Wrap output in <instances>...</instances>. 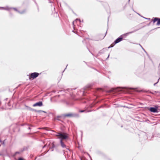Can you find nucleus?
Returning <instances> with one entry per match:
<instances>
[{
    "instance_id": "39448f33",
    "label": "nucleus",
    "mask_w": 160,
    "mask_h": 160,
    "mask_svg": "<svg viewBox=\"0 0 160 160\" xmlns=\"http://www.w3.org/2000/svg\"><path fill=\"white\" fill-rule=\"evenodd\" d=\"M139 29H137L136 30H135L133 31H132L131 32H129L127 33H126L124 34L121 35L120 36V37L122 38V39L123 40V39H124V38H126L128 36L129 34L133 33L136 32V31H137V30H138Z\"/></svg>"
},
{
    "instance_id": "412c9836",
    "label": "nucleus",
    "mask_w": 160,
    "mask_h": 160,
    "mask_svg": "<svg viewBox=\"0 0 160 160\" xmlns=\"http://www.w3.org/2000/svg\"><path fill=\"white\" fill-rule=\"evenodd\" d=\"M5 140H4L3 141V142H2V144L4 146V145H5Z\"/></svg>"
},
{
    "instance_id": "aec40b11",
    "label": "nucleus",
    "mask_w": 160,
    "mask_h": 160,
    "mask_svg": "<svg viewBox=\"0 0 160 160\" xmlns=\"http://www.w3.org/2000/svg\"><path fill=\"white\" fill-rule=\"evenodd\" d=\"M76 21H78L79 22H81L80 20L79 19L77 18L76 19Z\"/></svg>"
},
{
    "instance_id": "f03ea898",
    "label": "nucleus",
    "mask_w": 160,
    "mask_h": 160,
    "mask_svg": "<svg viewBox=\"0 0 160 160\" xmlns=\"http://www.w3.org/2000/svg\"><path fill=\"white\" fill-rule=\"evenodd\" d=\"M62 116L78 118L79 117V115L77 113H69L67 114H64L62 115Z\"/></svg>"
},
{
    "instance_id": "4468645a",
    "label": "nucleus",
    "mask_w": 160,
    "mask_h": 160,
    "mask_svg": "<svg viewBox=\"0 0 160 160\" xmlns=\"http://www.w3.org/2000/svg\"><path fill=\"white\" fill-rule=\"evenodd\" d=\"M144 136V138L145 139H146L147 138V136H146V133H145V132H142L141 134V136Z\"/></svg>"
},
{
    "instance_id": "5701e85b",
    "label": "nucleus",
    "mask_w": 160,
    "mask_h": 160,
    "mask_svg": "<svg viewBox=\"0 0 160 160\" xmlns=\"http://www.w3.org/2000/svg\"><path fill=\"white\" fill-rule=\"evenodd\" d=\"M115 44H114V45H110L108 48H112V47Z\"/></svg>"
},
{
    "instance_id": "cd10ccee",
    "label": "nucleus",
    "mask_w": 160,
    "mask_h": 160,
    "mask_svg": "<svg viewBox=\"0 0 160 160\" xmlns=\"http://www.w3.org/2000/svg\"><path fill=\"white\" fill-rule=\"evenodd\" d=\"M139 45H140V46H141V47L142 48L143 50H144L145 51L144 49H143V47H142V46L140 44H139Z\"/></svg>"
},
{
    "instance_id": "a19ab883",
    "label": "nucleus",
    "mask_w": 160,
    "mask_h": 160,
    "mask_svg": "<svg viewBox=\"0 0 160 160\" xmlns=\"http://www.w3.org/2000/svg\"><path fill=\"white\" fill-rule=\"evenodd\" d=\"M158 28H160V27H158Z\"/></svg>"
},
{
    "instance_id": "6e6552de",
    "label": "nucleus",
    "mask_w": 160,
    "mask_h": 160,
    "mask_svg": "<svg viewBox=\"0 0 160 160\" xmlns=\"http://www.w3.org/2000/svg\"><path fill=\"white\" fill-rule=\"evenodd\" d=\"M153 18V22H155L156 21H157V25H159L160 24V18Z\"/></svg>"
},
{
    "instance_id": "2eb2a0df",
    "label": "nucleus",
    "mask_w": 160,
    "mask_h": 160,
    "mask_svg": "<svg viewBox=\"0 0 160 160\" xmlns=\"http://www.w3.org/2000/svg\"><path fill=\"white\" fill-rule=\"evenodd\" d=\"M55 145L53 143H52V147H51L50 148V149H51V151H53V150L52 149L53 148H54L55 147Z\"/></svg>"
},
{
    "instance_id": "f257e3e1",
    "label": "nucleus",
    "mask_w": 160,
    "mask_h": 160,
    "mask_svg": "<svg viewBox=\"0 0 160 160\" xmlns=\"http://www.w3.org/2000/svg\"><path fill=\"white\" fill-rule=\"evenodd\" d=\"M55 136L58 137V138L63 141L68 138V134L67 133L62 132H57Z\"/></svg>"
},
{
    "instance_id": "bb28decb",
    "label": "nucleus",
    "mask_w": 160,
    "mask_h": 160,
    "mask_svg": "<svg viewBox=\"0 0 160 160\" xmlns=\"http://www.w3.org/2000/svg\"><path fill=\"white\" fill-rule=\"evenodd\" d=\"M84 110H80L79 111V112H84Z\"/></svg>"
},
{
    "instance_id": "4c0bfd02",
    "label": "nucleus",
    "mask_w": 160,
    "mask_h": 160,
    "mask_svg": "<svg viewBox=\"0 0 160 160\" xmlns=\"http://www.w3.org/2000/svg\"><path fill=\"white\" fill-rule=\"evenodd\" d=\"M138 15H140L139 13H138Z\"/></svg>"
},
{
    "instance_id": "72a5a7b5",
    "label": "nucleus",
    "mask_w": 160,
    "mask_h": 160,
    "mask_svg": "<svg viewBox=\"0 0 160 160\" xmlns=\"http://www.w3.org/2000/svg\"><path fill=\"white\" fill-rule=\"evenodd\" d=\"M109 55H108V56L107 58V59L109 58Z\"/></svg>"
},
{
    "instance_id": "423d86ee",
    "label": "nucleus",
    "mask_w": 160,
    "mask_h": 160,
    "mask_svg": "<svg viewBox=\"0 0 160 160\" xmlns=\"http://www.w3.org/2000/svg\"><path fill=\"white\" fill-rule=\"evenodd\" d=\"M158 105H156L154 107H151L149 108V110L151 112H158V109L159 107Z\"/></svg>"
},
{
    "instance_id": "7c9ffc66",
    "label": "nucleus",
    "mask_w": 160,
    "mask_h": 160,
    "mask_svg": "<svg viewBox=\"0 0 160 160\" xmlns=\"http://www.w3.org/2000/svg\"><path fill=\"white\" fill-rule=\"evenodd\" d=\"M49 2V3H52V2H52V1H50Z\"/></svg>"
},
{
    "instance_id": "393cba45",
    "label": "nucleus",
    "mask_w": 160,
    "mask_h": 160,
    "mask_svg": "<svg viewBox=\"0 0 160 160\" xmlns=\"http://www.w3.org/2000/svg\"><path fill=\"white\" fill-rule=\"evenodd\" d=\"M134 91H136V92H140V91L137 90L136 89V88H134Z\"/></svg>"
},
{
    "instance_id": "473e14b6",
    "label": "nucleus",
    "mask_w": 160,
    "mask_h": 160,
    "mask_svg": "<svg viewBox=\"0 0 160 160\" xmlns=\"http://www.w3.org/2000/svg\"><path fill=\"white\" fill-rule=\"evenodd\" d=\"M68 66V65H67V66H66V67H67ZM66 68H67V67H66V68H65V69L64 70H65V69ZM64 70H64L63 71V72L64 71Z\"/></svg>"
},
{
    "instance_id": "4be33fe9",
    "label": "nucleus",
    "mask_w": 160,
    "mask_h": 160,
    "mask_svg": "<svg viewBox=\"0 0 160 160\" xmlns=\"http://www.w3.org/2000/svg\"><path fill=\"white\" fill-rule=\"evenodd\" d=\"M7 105H8V106H10L11 105L10 104V102H9L7 103Z\"/></svg>"
},
{
    "instance_id": "c9c22d12",
    "label": "nucleus",
    "mask_w": 160,
    "mask_h": 160,
    "mask_svg": "<svg viewBox=\"0 0 160 160\" xmlns=\"http://www.w3.org/2000/svg\"><path fill=\"white\" fill-rule=\"evenodd\" d=\"M93 55H94L93 54V53H92V52H90Z\"/></svg>"
},
{
    "instance_id": "c756f323",
    "label": "nucleus",
    "mask_w": 160,
    "mask_h": 160,
    "mask_svg": "<svg viewBox=\"0 0 160 160\" xmlns=\"http://www.w3.org/2000/svg\"><path fill=\"white\" fill-rule=\"evenodd\" d=\"M107 32H106V33H105V36H104V37H105V36H106V34H107Z\"/></svg>"
},
{
    "instance_id": "b1692460",
    "label": "nucleus",
    "mask_w": 160,
    "mask_h": 160,
    "mask_svg": "<svg viewBox=\"0 0 160 160\" xmlns=\"http://www.w3.org/2000/svg\"><path fill=\"white\" fill-rule=\"evenodd\" d=\"M160 79V78H159L158 79V82H156V83H154V86H155V85H156V84H157V83L158 82V81H159V79Z\"/></svg>"
},
{
    "instance_id": "20e7f679",
    "label": "nucleus",
    "mask_w": 160,
    "mask_h": 160,
    "mask_svg": "<svg viewBox=\"0 0 160 160\" xmlns=\"http://www.w3.org/2000/svg\"><path fill=\"white\" fill-rule=\"evenodd\" d=\"M60 146L63 149H66L67 150H69L68 147L67 146L64 141L62 140V139L60 140Z\"/></svg>"
},
{
    "instance_id": "ddd939ff",
    "label": "nucleus",
    "mask_w": 160,
    "mask_h": 160,
    "mask_svg": "<svg viewBox=\"0 0 160 160\" xmlns=\"http://www.w3.org/2000/svg\"><path fill=\"white\" fill-rule=\"evenodd\" d=\"M62 116V115L61 116H57V117H55V120H58V121H60V119H59V118H60Z\"/></svg>"
},
{
    "instance_id": "7ed1b4c3",
    "label": "nucleus",
    "mask_w": 160,
    "mask_h": 160,
    "mask_svg": "<svg viewBox=\"0 0 160 160\" xmlns=\"http://www.w3.org/2000/svg\"><path fill=\"white\" fill-rule=\"evenodd\" d=\"M13 9L15 11L17 12H18L21 13V14H22L24 13L25 12V11H23L22 12H20L19 11H18L16 8H9L8 6H7L6 7H0V9H4L6 10H9L10 9Z\"/></svg>"
},
{
    "instance_id": "58836bf2",
    "label": "nucleus",
    "mask_w": 160,
    "mask_h": 160,
    "mask_svg": "<svg viewBox=\"0 0 160 160\" xmlns=\"http://www.w3.org/2000/svg\"><path fill=\"white\" fill-rule=\"evenodd\" d=\"M159 66H160V64H159Z\"/></svg>"
},
{
    "instance_id": "f3484780",
    "label": "nucleus",
    "mask_w": 160,
    "mask_h": 160,
    "mask_svg": "<svg viewBox=\"0 0 160 160\" xmlns=\"http://www.w3.org/2000/svg\"><path fill=\"white\" fill-rule=\"evenodd\" d=\"M103 52H104V50L103 49H102V50H100L99 51V53H100V54L102 53Z\"/></svg>"
},
{
    "instance_id": "e433bc0d",
    "label": "nucleus",
    "mask_w": 160,
    "mask_h": 160,
    "mask_svg": "<svg viewBox=\"0 0 160 160\" xmlns=\"http://www.w3.org/2000/svg\"><path fill=\"white\" fill-rule=\"evenodd\" d=\"M45 146H46V145H44V147H43V148H44V147H45Z\"/></svg>"
},
{
    "instance_id": "1a4fd4ad",
    "label": "nucleus",
    "mask_w": 160,
    "mask_h": 160,
    "mask_svg": "<svg viewBox=\"0 0 160 160\" xmlns=\"http://www.w3.org/2000/svg\"><path fill=\"white\" fill-rule=\"evenodd\" d=\"M42 106V101H39L34 104L33 106V107L39 106L41 107Z\"/></svg>"
},
{
    "instance_id": "c85d7f7f",
    "label": "nucleus",
    "mask_w": 160,
    "mask_h": 160,
    "mask_svg": "<svg viewBox=\"0 0 160 160\" xmlns=\"http://www.w3.org/2000/svg\"><path fill=\"white\" fill-rule=\"evenodd\" d=\"M144 18L146 19H149L150 20V18Z\"/></svg>"
},
{
    "instance_id": "dca6fc26",
    "label": "nucleus",
    "mask_w": 160,
    "mask_h": 160,
    "mask_svg": "<svg viewBox=\"0 0 160 160\" xmlns=\"http://www.w3.org/2000/svg\"><path fill=\"white\" fill-rule=\"evenodd\" d=\"M156 137H158L160 138V133H158L156 135Z\"/></svg>"
},
{
    "instance_id": "f704fd0d",
    "label": "nucleus",
    "mask_w": 160,
    "mask_h": 160,
    "mask_svg": "<svg viewBox=\"0 0 160 160\" xmlns=\"http://www.w3.org/2000/svg\"><path fill=\"white\" fill-rule=\"evenodd\" d=\"M0 142H2V141L1 140H0Z\"/></svg>"
},
{
    "instance_id": "9d476101",
    "label": "nucleus",
    "mask_w": 160,
    "mask_h": 160,
    "mask_svg": "<svg viewBox=\"0 0 160 160\" xmlns=\"http://www.w3.org/2000/svg\"><path fill=\"white\" fill-rule=\"evenodd\" d=\"M122 38H121L120 36L118 37V38H117V39L115 40L114 41V44H115L121 41H122Z\"/></svg>"
},
{
    "instance_id": "ea45409f",
    "label": "nucleus",
    "mask_w": 160,
    "mask_h": 160,
    "mask_svg": "<svg viewBox=\"0 0 160 160\" xmlns=\"http://www.w3.org/2000/svg\"><path fill=\"white\" fill-rule=\"evenodd\" d=\"M130 0H128V1H129V2Z\"/></svg>"
},
{
    "instance_id": "0eeeda50",
    "label": "nucleus",
    "mask_w": 160,
    "mask_h": 160,
    "mask_svg": "<svg viewBox=\"0 0 160 160\" xmlns=\"http://www.w3.org/2000/svg\"><path fill=\"white\" fill-rule=\"evenodd\" d=\"M39 75V74L38 72H34L32 73L30 75L29 78L34 79L37 77Z\"/></svg>"
},
{
    "instance_id": "f8f14e48",
    "label": "nucleus",
    "mask_w": 160,
    "mask_h": 160,
    "mask_svg": "<svg viewBox=\"0 0 160 160\" xmlns=\"http://www.w3.org/2000/svg\"><path fill=\"white\" fill-rule=\"evenodd\" d=\"M33 111H34L36 112H38L39 113H40L41 112H44V113H46V112L44 111H43L40 110H36L34 109H33Z\"/></svg>"
},
{
    "instance_id": "6ab92c4d",
    "label": "nucleus",
    "mask_w": 160,
    "mask_h": 160,
    "mask_svg": "<svg viewBox=\"0 0 160 160\" xmlns=\"http://www.w3.org/2000/svg\"><path fill=\"white\" fill-rule=\"evenodd\" d=\"M24 160V159L20 157L18 158L17 160Z\"/></svg>"
},
{
    "instance_id": "2f4dec72",
    "label": "nucleus",
    "mask_w": 160,
    "mask_h": 160,
    "mask_svg": "<svg viewBox=\"0 0 160 160\" xmlns=\"http://www.w3.org/2000/svg\"><path fill=\"white\" fill-rule=\"evenodd\" d=\"M28 129H30V127H28Z\"/></svg>"
},
{
    "instance_id": "a878e982",
    "label": "nucleus",
    "mask_w": 160,
    "mask_h": 160,
    "mask_svg": "<svg viewBox=\"0 0 160 160\" xmlns=\"http://www.w3.org/2000/svg\"><path fill=\"white\" fill-rule=\"evenodd\" d=\"M66 104L68 105H70V104L69 103L67 102H66Z\"/></svg>"
},
{
    "instance_id": "9b49d317",
    "label": "nucleus",
    "mask_w": 160,
    "mask_h": 160,
    "mask_svg": "<svg viewBox=\"0 0 160 160\" xmlns=\"http://www.w3.org/2000/svg\"><path fill=\"white\" fill-rule=\"evenodd\" d=\"M120 90H119L118 88H112L109 91V92H115Z\"/></svg>"
},
{
    "instance_id": "a211bd4d",
    "label": "nucleus",
    "mask_w": 160,
    "mask_h": 160,
    "mask_svg": "<svg viewBox=\"0 0 160 160\" xmlns=\"http://www.w3.org/2000/svg\"><path fill=\"white\" fill-rule=\"evenodd\" d=\"M24 150H22L20 152H15V154H20L21 152H23V151Z\"/></svg>"
}]
</instances>
